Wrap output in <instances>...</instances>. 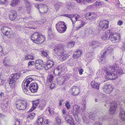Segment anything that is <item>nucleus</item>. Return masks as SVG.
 Listing matches in <instances>:
<instances>
[{
	"label": "nucleus",
	"instance_id": "c756f323",
	"mask_svg": "<svg viewBox=\"0 0 125 125\" xmlns=\"http://www.w3.org/2000/svg\"><path fill=\"white\" fill-rule=\"evenodd\" d=\"M41 7L39 8V10L40 12L42 13H46L47 11L45 10V9H46V7L45 6H46V5H45L43 4H41Z\"/></svg>",
	"mask_w": 125,
	"mask_h": 125
},
{
	"label": "nucleus",
	"instance_id": "473e14b6",
	"mask_svg": "<svg viewBox=\"0 0 125 125\" xmlns=\"http://www.w3.org/2000/svg\"><path fill=\"white\" fill-rule=\"evenodd\" d=\"M63 3L61 2H58L55 4L54 7L56 10H58L60 9L61 7L63 6Z\"/></svg>",
	"mask_w": 125,
	"mask_h": 125
},
{
	"label": "nucleus",
	"instance_id": "aec40b11",
	"mask_svg": "<svg viewBox=\"0 0 125 125\" xmlns=\"http://www.w3.org/2000/svg\"><path fill=\"white\" fill-rule=\"evenodd\" d=\"M10 59L8 57H5L3 60V63L4 65L7 67H10L11 65L10 63Z\"/></svg>",
	"mask_w": 125,
	"mask_h": 125
},
{
	"label": "nucleus",
	"instance_id": "864d4df0",
	"mask_svg": "<svg viewBox=\"0 0 125 125\" xmlns=\"http://www.w3.org/2000/svg\"><path fill=\"white\" fill-rule=\"evenodd\" d=\"M46 20L45 19H41V21H37L36 22L38 23L42 24H43L46 21Z\"/></svg>",
	"mask_w": 125,
	"mask_h": 125
},
{
	"label": "nucleus",
	"instance_id": "a211bd4d",
	"mask_svg": "<svg viewBox=\"0 0 125 125\" xmlns=\"http://www.w3.org/2000/svg\"><path fill=\"white\" fill-rule=\"evenodd\" d=\"M97 16L96 14L91 12L88 13L86 16V18L88 20H92L95 19Z\"/></svg>",
	"mask_w": 125,
	"mask_h": 125
},
{
	"label": "nucleus",
	"instance_id": "f03ea898",
	"mask_svg": "<svg viewBox=\"0 0 125 125\" xmlns=\"http://www.w3.org/2000/svg\"><path fill=\"white\" fill-rule=\"evenodd\" d=\"M19 73H16L11 74L9 77L8 81L9 85L11 88H14L16 84V81L21 75Z\"/></svg>",
	"mask_w": 125,
	"mask_h": 125
},
{
	"label": "nucleus",
	"instance_id": "4d7b16f0",
	"mask_svg": "<svg viewBox=\"0 0 125 125\" xmlns=\"http://www.w3.org/2000/svg\"><path fill=\"white\" fill-rule=\"evenodd\" d=\"M36 108L33 105H32L31 108L30 109V110H29L28 112V113H29L30 112H31L33 110H35Z\"/></svg>",
	"mask_w": 125,
	"mask_h": 125
},
{
	"label": "nucleus",
	"instance_id": "a18cd8bd",
	"mask_svg": "<svg viewBox=\"0 0 125 125\" xmlns=\"http://www.w3.org/2000/svg\"><path fill=\"white\" fill-rule=\"evenodd\" d=\"M35 115V113H32L28 115L27 117L28 118H30V119H32L34 117Z\"/></svg>",
	"mask_w": 125,
	"mask_h": 125
},
{
	"label": "nucleus",
	"instance_id": "c9c22d12",
	"mask_svg": "<svg viewBox=\"0 0 125 125\" xmlns=\"http://www.w3.org/2000/svg\"><path fill=\"white\" fill-rule=\"evenodd\" d=\"M119 116L122 120L125 121V111L120 112Z\"/></svg>",
	"mask_w": 125,
	"mask_h": 125
},
{
	"label": "nucleus",
	"instance_id": "c85d7f7f",
	"mask_svg": "<svg viewBox=\"0 0 125 125\" xmlns=\"http://www.w3.org/2000/svg\"><path fill=\"white\" fill-rule=\"evenodd\" d=\"M116 34H110L109 38H110V40L113 43H115L117 39V37L115 36Z\"/></svg>",
	"mask_w": 125,
	"mask_h": 125
},
{
	"label": "nucleus",
	"instance_id": "bb28decb",
	"mask_svg": "<svg viewBox=\"0 0 125 125\" xmlns=\"http://www.w3.org/2000/svg\"><path fill=\"white\" fill-rule=\"evenodd\" d=\"M20 0H12L10 1V5L11 6L15 7L20 2Z\"/></svg>",
	"mask_w": 125,
	"mask_h": 125
},
{
	"label": "nucleus",
	"instance_id": "6ab92c4d",
	"mask_svg": "<svg viewBox=\"0 0 125 125\" xmlns=\"http://www.w3.org/2000/svg\"><path fill=\"white\" fill-rule=\"evenodd\" d=\"M17 16V12L15 10L10 11L9 13V17L10 19L11 20H15Z\"/></svg>",
	"mask_w": 125,
	"mask_h": 125
},
{
	"label": "nucleus",
	"instance_id": "72a5a7b5",
	"mask_svg": "<svg viewBox=\"0 0 125 125\" xmlns=\"http://www.w3.org/2000/svg\"><path fill=\"white\" fill-rule=\"evenodd\" d=\"M82 104L83 106L81 108V109L83 112H84L85 111L86 108V102L85 100H83Z\"/></svg>",
	"mask_w": 125,
	"mask_h": 125
},
{
	"label": "nucleus",
	"instance_id": "774afa93",
	"mask_svg": "<svg viewBox=\"0 0 125 125\" xmlns=\"http://www.w3.org/2000/svg\"><path fill=\"white\" fill-rule=\"evenodd\" d=\"M20 121L18 120H17L15 122V124L14 125H20Z\"/></svg>",
	"mask_w": 125,
	"mask_h": 125
},
{
	"label": "nucleus",
	"instance_id": "bf43d9fd",
	"mask_svg": "<svg viewBox=\"0 0 125 125\" xmlns=\"http://www.w3.org/2000/svg\"><path fill=\"white\" fill-rule=\"evenodd\" d=\"M45 107V106L40 104L39 105V107L40 110H42Z\"/></svg>",
	"mask_w": 125,
	"mask_h": 125
},
{
	"label": "nucleus",
	"instance_id": "09e8293b",
	"mask_svg": "<svg viewBox=\"0 0 125 125\" xmlns=\"http://www.w3.org/2000/svg\"><path fill=\"white\" fill-rule=\"evenodd\" d=\"M107 37V35L105 34L104 36L102 37L101 38L103 40H106L109 39V38Z\"/></svg>",
	"mask_w": 125,
	"mask_h": 125
},
{
	"label": "nucleus",
	"instance_id": "c03bdc74",
	"mask_svg": "<svg viewBox=\"0 0 125 125\" xmlns=\"http://www.w3.org/2000/svg\"><path fill=\"white\" fill-rule=\"evenodd\" d=\"M26 8L30 7L31 6V4L29 1L27 0H23Z\"/></svg>",
	"mask_w": 125,
	"mask_h": 125
},
{
	"label": "nucleus",
	"instance_id": "9b49d317",
	"mask_svg": "<svg viewBox=\"0 0 125 125\" xmlns=\"http://www.w3.org/2000/svg\"><path fill=\"white\" fill-rule=\"evenodd\" d=\"M111 49L109 46H107L104 48V51L103 52V54L100 58V60L101 61H104L106 59V56L110 53L111 51Z\"/></svg>",
	"mask_w": 125,
	"mask_h": 125
},
{
	"label": "nucleus",
	"instance_id": "ddd939ff",
	"mask_svg": "<svg viewBox=\"0 0 125 125\" xmlns=\"http://www.w3.org/2000/svg\"><path fill=\"white\" fill-rule=\"evenodd\" d=\"M110 106L109 109L110 113L111 114L114 115L115 113V110L117 106L116 104L115 101L110 102Z\"/></svg>",
	"mask_w": 125,
	"mask_h": 125
},
{
	"label": "nucleus",
	"instance_id": "3c124183",
	"mask_svg": "<svg viewBox=\"0 0 125 125\" xmlns=\"http://www.w3.org/2000/svg\"><path fill=\"white\" fill-rule=\"evenodd\" d=\"M116 71L115 72L116 74H117L119 75L122 74L123 73L122 70L121 69L118 70L117 72Z\"/></svg>",
	"mask_w": 125,
	"mask_h": 125
},
{
	"label": "nucleus",
	"instance_id": "052dcab7",
	"mask_svg": "<svg viewBox=\"0 0 125 125\" xmlns=\"http://www.w3.org/2000/svg\"><path fill=\"white\" fill-rule=\"evenodd\" d=\"M86 23V22L83 21L81 22V24L80 25H81V27H82L84 26Z\"/></svg>",
	"mask_w": 125,
	"mask_h": 125
},
{
	"label": "nucleus",
	"instance_id": "e433bc0d",
	"mask_svg": "<svg viewBox=\"0 0 125 125\" xmlns=\"http://www.w3.org/2000/svg\"><path fill=\"white\" fill-rule=\"evenodd\" d=\"M73 114L75 117L76 121L80 123L81 122V119L78 116V115L77 113H73Z\"/></svg>",
	"mask_w": 125,
	"mask_h": 125
},
{
	"label": "nucleus",
	"instance_id": "6e6552de",
	"mask_svg": "<svg viewBox=\"0 0 125 125\" xmlns=\"http://www.w3.org/2000/svg\"><path fill=\"white\" fill-rule=\"evenodd\" d=\"M56 28L58 31L61 33L64 32L67 29V27L63 21L58 22L56 24Z\"/></svg>",
	"mask_w": 125,
	"mask_h": 125
},
{
	"label": "nucleus",
	"instance_id": "4468645a",
	"mask_svg": "<svg viewBox=\"0 0 125 125\" xmlns=\"http://www.w3.org/2000/svg\"><path fill=\"white\" fill-rule=\"evenodd\" d=\"M44 66V62L42 60L39 59L35 61V66L36 69H42L43 67Z\"/></svg>",
	"mask_w": 125,
	"mask_h": 125
},
{
	"label": "nucleus",
	"instance_id": "37998d69",
	"mask_svg": "<svg viewBox=\"0 0 125 125\" xmlns=\"http://www.w3.org/2000/svg\"><path fill=\"white\" fill-rule=\"evenodd\" d=\"M58 68H57V67L53 71L54 73L56 76L58 75L60 76L61 74L60 72L58 71L59 69Z\"/></svg>",
	"mask_w": 125,
	"mask_h": 125
},
{
	"label": "nucleus",
	"instance_id": "338daca9",
	"mask_svg": "<svg viewBox=\"0 0 125 125\" xmlns=\"http://www.w3.org/2000/svg\"><path fill=\"white\" fill-rule=\"evenodd\" d=\"M44 123L46 124H49L50 123V120L48 119H46L44 121Z\"/></svg>",
	"mask_w": 125,
	"mask_h": 125
},
{
	"label": "nucleus",
	"instance_id": "f3484780",
	"mask_svg": "<svg viewBox=\"0 0 125 125\" xmlns=\"http://www.w3.org/2000/svg\"><path fill=\"white\" fill-rule=\"evenodd\" d=\"M104 91L107 94L111 93L113 89V88L111 85L105 84L104 87Z\"/></svg>",
	"mask_w": 125,
	"mask_h": 125
},
{
	"label": "nucleus",
	"instance_id": "393cba45",
	"mask_svg": "<svg viewBox=\"0 0 125 125\" xmlns=\"http://www.w3.org/2000/svg\"><path fill=\"white\" fill-rule=\"evenodd\" d=\"M105 5V3L103 1L98 0L96 1L94 3V5L96 7H101Z\"/></svg>",
	"mask_w": 125,
	"mask_h": 125
},
{
	"label": "nucleus",
	"instance_id": "8fccbe9b",
	"mask_svg": "<svg viewBox=\"0 0 125 125\" xmlns=\"http://www.w3.org/2000/svg\"><path fill=\"white\" fill-rule=\"evenodd\" d=\"M76 1L77 2L80 3L81 4H85V2L84 0H74Z\"/></svg>",
	"mask_w": 125,
	"mask_h": 125
},
{
	"label": "nucleus",
	"instance_id": "f257e3e1",
	"mask_svg": "<svg viewBox=\"0 0 125 125\" xmlns=\"http://www.w3.org/2000/svg\"><path fill=\"white\" fill-rule=\"evenodd\" d=\"M31 39L34 43L36 44L42 43L45 40V37L38 33H35L31 36Z\"/></svg>",
	"mask_w": 125,
	"mask_h": 125
},
{
	"label": "nucleus",
	"instance_id": "20e7f679",
	"mask_svg": "<svg viewBox=\"0 0 125 125\" xmlns=\"http://www.w3.org/2000/svg\"><path fill=\"white\" fill-rule=\"evenodd\" d=\"M16 105L18 109L24 110L28 109L29 107L30 104L27 101L22 100L19 101L16 104Z\"/></svg>",
	"mask_w": 125,
	"mask_h": 125
},
{
	"label": "nucleus",
	"instance_id": "a19ab883",
	"mask_svg": "<svg viewBox=\"0 0 125 125\" xmlns=\"http://www.w3.org/2000/svg\"><path fill=\"white\" fill-rule=\"evenodd\" d=\"M75 42L73 41H72L67 44L66 47L69 48H71L73 47L74 45Z\"/></svg>",
	"mask_w": 125,
	"mask_h": 125
},
{
	"label": "nucleus",
	"instance_id": "39448f33",
	"mask_svg": "<svg viewBox=\"0 0 125 125\" xmlns=\"http://www.w3.org/2000/svg\"><path fill=\"white\" fill-rule=\"evenodd\" d=\"M62 116L68 123L71 125H75L72 116L69 115L65 109H63L62 110Z\"/></svg>",
	"mask_w": 125,
	"mask_h": 125
},
{
	"label": "nucleus",
	"instance_id": "7c9ffc66",
	"mask_svg": "<svg viewBox=\"0 0 125 125\" xmlns=\"http://www.w3.org/2000/svg\"><path fill=\"white\" fill-rule=\"evenodd\" d=\"M35 65V62L33 61H30L28 63V66L27 67L29 68L30 69L28 71H30L33 70V68H32V66Z\"/></svg>",
	"mask_w": 125,
	"mask_h": 125
},
{
	"label": "nucleus",
	"instance_id": "a878e982",
	"mask_svg": "<svg viewBox=\"0 0 125 125\" xmlns=\"http://www.w3.org/2000/svg\"><path fill=\"white\" fill-rule=\"evenodd\" d=\"M75 112L81 114V113H80V107L77 105H74L73 107V113Z\"/></svg>",
	"mask_w": 125,
	"mask_h": 125
},
{
	"label": "nucleus",
	"instance_id": "7ed1b4c3",
	"mask_svg": "<svg viewBox=\"0 0 125 125\" xmlns=\"http://www.w3.org/2000/svg\"><path fill=\"white\" fill-rule=\"evenodd\" d=\"M54 52L58 55L61 56V57L62 60H65L67 58L68 54L64 53V46L62 44L56 46L53 49Z\"/></svg>",
	"mask_w": 125,
	"mask_h": 125
},
{
	"label": "nucleus",
	"instance_id": "1a4fd4ad",
	"mask_svg": "<svg viewBox=\"0 0 125 125\" xmlns=\"http://www.w3.org/2000/svg\"><path fill=\"white\" fill-rule=\"evenodd\" d=\"M64 16L67 17L71 19L73 26H74L75 23L77 21H79L80 20L79 19L80 18V16L77 14L75 15L66 14H64Z\"/></svg>",
	"mask_w": 125,
	"mask_h": 125
},
{
	"label": "nucleus",
	"instance_id": "f704fd0d",
	"mask_svg": "<svg viewBox=\"0 0 125 125\" xmlns=\"http://www.w3.org/2000/svg\"><path fill=\"white\" fill-rule=\"evenodd\" d=\"M93 55V53L92 52L88 53L86 55L87 58L86 60L90 62L92 61V58L91 57Z\"/></svg>",
	"mask_w": 125,
	"mask_h": 125
},
{
	"label": "nucleus",
	"instance_id": "9d476101",
	"mask_svg": "<svg viewBox=\"0 0 125 125\" xmlns=\"http://www.w3.org/2000/svg\"><path fill=\"white\" fill-rule=\"evenodd\" d=\"M1 32L9 38H10L13 36L12 33L10 29L7 27H3L1 29Z\"/></svg>",
	"mask_w": 125,
	"mask_h": 125
},
{
	"label": "nucleus",
	"instance_id": "4be33fe9",
	"mask_svg": "<svg viewBox=\"0 0 125 125\" xmlns=\"http://www.w3.org/2000/svg\"><path fill=\"white\" fill-rule=\"evenodd\" d=\"M117 70L115 71V72L112 73L110 74L107 77L108 79L111 80H115L118 77V75L116 74V71Z\"/></svg>",
	"mask_w": 125,
	"mask_h": 125
},
{
	"label": "nucleus",
	"instance_id": "de8ad7c7",
	"mask_svg": "<svg viewBox=\"0 0 125 125\" xmlns=\"http://www.w3.org/2000/svg\"><path fill=\"white\" fill-rule=\"evenodd\" d=\"M65 106L67 107L68 109H70L71 105L68 101H66L65 102Z\"/></svg>",
	"mask_w": 125,
	"mask_h": 125
},
{
	"label": "nucleus",
	"instance_id": "2eb2a0df",
	"mask_svg": "<svg viewBox=\"0 0 125 125\" xmlns=\"http://www.w3.org/2000/svg\"><path fill=\"white\" fill-rule=\"evenodd\" d=\"M71 93L72 95L75 96H77L80 93V89L77 86H73L71 88Z\"/></svg>",
	"mask_w": 125,
	"mask_h": 125
},
{
	"label": "nucleus",
	"instance_id": "49530a36",
	"mask_svg": "<svg viewBox=\"0 0 125 125\" xmlns=\"http://www.w3.org/2000/svg\"><path fill=\"white\" fill-rule=\"evenodd\" d=\"M39 99H38L36 100H35L33 101V103L32 105L35 107L38 105L39 104Z\"/></svg>",
	"mask_w": 125,
	"mask_h": 125
},
{
	"label": "nucleus",
	"instance_id": "2f4dec72",
	"mask_svg": "<svg viewBox=\"0 0 125 125\" xmlns=\"http://www.w3.org/2000/svg\"><path fill=\"white\" fill-rule=\"evenodd\" d=\"M92 32L91 30L88 29H85L84 31V36H82V38L83 39L85 38V37L87 36L88 35H90Z\"/></svg>",
	"mask_w": 125,
	"mask_h": 125
},
{
	"label": "nucleus",
	"instance_id": "e2e57ef3",
	"mask_svg": "<svg viewBox=\"0 0 125 125\" xmlns=\"http://www.w3.org/2000/svg\"><path fill=\"white\" fill-rule=\"evenodd\" d=\"M40 104L42 105L45 106L46 104V103L45 100H43L42 101L41 103Z\"/></svg>",
	"mask_w": 125,
	"mask_h": 125
},
{
	"label": "nucleus",
	"instance_id": "6e6d98bb",
	"mask_svg": "<svg viewBox=\"0 0 125 125\" xmlns=\"http://www.w3.org/2000/svg\"><path fill=\"white\" fill-rule=\"evenodd\" d=\"M27 8V13L29 14H30L31 13V8L30 7L29 8Z\"/></svg>",
	"mask_w": 125,
	"mask_h": 125
},
{
	"label": "nucleus",
	"instance_id": "79ce46f5",
	"mask_svg": "<svg viewBox=\"0 0 125 125\" xmlns=\"http://www.w3.org/2000/svg\"><path fill=\"white\" fill-rule=\"evenodd\" d=\"M41 55L42 56L44 57H47L48 58L49 57L48 56L47 52L44 51L42 52Z\"/></svg>",
	"mask_w": 125,
	"mask_h": 125
},
{
	"label": "nucleus",
	"instance_id": "603ef678",
	"mask_svg": "<svg viewBox=\"0 0 125 125\" xmlns=\"http://www.w3.org/2000/svg\"><path fill=\"white\" fill-rule=\"evenodd\" d=\"M96 115L95 114H92L89 115V118L93 120H94L96 117Z\"/></svg>",
	"mask_w": 125,
	"mask_h": 125
},
{
	"label": "nucleus",
	"instance_id": "69168bd1",
	"mask_svg": "<svg viewBox=\"0 0 125 125\" xmlns=\"http://www.w3.org/2000/svg\"><path fill=\"white\" fill-rule=\"evenodd\" d=\"M9 101V99L8 98L6 99L5 100H4L3 103L4 104H8V101Z\"/></svg>",
	"mask_w": 125,
	"mask_h": 125
},
{
	"label": "nucleus",
	"instance_id": "f8f14e48",
	"mask_svg": "<svg viewBox=\"0 0 125 125\" xmlns=\"http://www.w3.org/2000/svg\"><path fill=\"white\" fill-rule=\"evenodd\" d=\"M109 24V22L107 20L101 21L99 22L100 27L104 30L108 28Z\"/></svg>",
	"mask_w": 125,
	"mask_h": 125
},
{
	"label": "nucleus",
	"instance_id": "4c0bfd02",
	"mask_svg": "<svg viewBox=\"0 0 125 125\" xmlns=\"http://www.w3.org/2000/svg\"><path fill=\"white\" fill-rule=\"evenodd\" d=\"M54 77L52 75H49L47 76V81L48 82H51L53 79Z\"/></svg>",
	"mask_w": 125,
	"mask_h": 125
},
{
	"label": "nucleus",
	"instance_id": "0e129e2a",
	"mask_svg": "<svg viewBox=\"0 0 125 125\" xmlns=\"http://www.w3.org/2000/svg\"><path fill=\"white\" fill-rule=\"evenodd\" d=\"M35 6L36 8H37L39 10V8L41 7V4H36L35 5Z\"/></svg>",
	"mask_w": 125,
	"mask_h": 125
},
{
	"label": "nucleus",
	"instance_id": "ea45409f",
	"mask_svg": "<svg viewBox=\"0 0 125 125\" xmlns=\"http://www.w3.org/2000/svg\"><path fill=\"white\" fill-rule=\"evenodd\" d=\"M25 59L26 60L34 59V57L31 54L27 55L25 56Z\"/></svg>",
	"mask_w": 125,
	"mask_h": 125
},
{
	"label": "nucleus",
	"instance_id": "cd10ccee",
	"mask_svg": "<svg viewBox=\"0 0 125 125\" xmlns=\"http://www.w3.org/2000/svg\"><path fill=\"white\" fill-rule=\"evenodd\" d=\"M91 86L92 87L94 88H95L97 89H99V87L100 84H98L97 83L94 81H93L91 82Z\"/></svg>",
	"mask_w": 125,
	"mask_h": 125
},
{
	"label": "nucleus",
	"instance_id": "680f3d73",
	"mask_svg": "<svg viewBox=\"0 0 125 125\" xmlns=\"http://www.w3.org/2000/svg\"><path fill=\"white\" fill-rule=\"evenodd\" d=\"M55 87V84L53 83H51L50 86V89L52 90Z\"/></svg>",
	"mask_w": 125,
	"mask_h": 125
},
{
	"label": "nucleus",
	"instance_id": "5fc2aeb1",
	"mask_svg": "<svg viewBox=\"0 0 125 125\" xmlns=\"http://www.w3.org/2000/svg\"><path fill=\"white\" fill-rule=\"evenodd\" d=\"M83 118L84 123L87 124L89 123V120L87 118L84 117Z\"/></svg>",
	"mask_w": 125,
	"mask_h": 125
},
{
	"label": "nucleus",
	"instance_id": "5701e85b",
	"mask_svg": "<svg viewBox=\"0 0 125 125\" xmlns=\"http://www.w3.org/2000/svg\"><path fill=\"white\" fill-rule=\"evenodd\" d=\"M99 44L100 43L99 42L94 41L91 43L90 45L93 49H95L98 48Z\"/></svg>",
	"mask_w": 125,
	"mask_h": 125
},
{
	"label": "nucleus",
	"instance_id": "58836bf2",
	"mask_svg": "<svg viewBox=\"0 0 125 125\" xmlns=\"http://www.w3.org/2000/svg\"><path fill=\"white\" fill-rule=\"evenodd\" d=\"M43 118L42 116H40L38 117L37 122L39 124L42 125L43 124Z\"/></svg>",
	"mask_w": 125,
	"mask_h": 125
},
{
	"label": "nucleus",
	"instance_id": "0eeeda50",
	"mask_svg": "<svg viewBox=\"0 0 125 125\" xmlns=\"http://www.w3.org/2000/svg\"><path fill=\"white\" fill-rule=\"evenodd\" d=\"M119 66L118 65L115 64L111 65L105 68L104 70V72L107 75V77L112 73L115 72L116 70L118 68Z\"/></svg>",
	"mask_w": 125,
	"mask_h": 125
},
{
	"label": "nucleus",
	"instance_id": "423d86ee",
	"mask_svg": "<svg viewBox=\"0 0 125 125\" xmlns=\"http://www.w3.org/2000/svg\"><path fill=\"white\" fill-rule=\"evenodd\" d=\"M33 80L32 78L29 77L25 81L24 80L22 83V86L23 91L26 94H28L29 93L27 89L28 85Z\"/></svg>",
	"mask_w": 125,
	"mask_h": 125
},
{
	"label": "nucleus",
	"instance_id": "13d9d810",
	"mask_svg": "<svg viewBox=\"0 0 125 125\" xmlns=\"http://www.w3.org/2000/svg\"><path fill=\"white\" fill-rule=\"evenodd\" d=\"M78 72L79 74L80 75H81L83 73V70L82 68H81L78 70Z\"/></svg>",
	"mask_w": 125,
	"mask_h": 125
},
{
	"label": "nucleus",
	"instance_id": "dca6fc26",
	"mask_svg": "<svg viewBox=\"0 0 125 125\" xmlns=\"http://www.w3.org/2000/svg\"><path fill=\"white\" fill-rule=\"evenodd\" d=\"M29 89L32 93H35L37 91L39 87L36 83H31Z\"/></svg>",
	"mask_w": 125,
	"mask_h": 125
},
{
	"label": "nucleus",
	"instance_id": "412c9836",
	"mask_svg": "<svg viewBox=\"0 0 125 125\" xmlns=\"http://www.w3.org/2000/svg\"><path fill=\"white\" fill-rule=\"evenodd\" d=\"M82 53L80 50H76L74 53L73 57L74 59H78L80 57Z\"/></svg>",
	"mask_w": 125,
	"mask_h": 125
},
{
	"label": "nucleus",
	"instance_id": "b1692460",
	"mask_svg": "<svg viewBox=\"0 0 125 125\" xmlns=\"http://www.w3.org/2000/svg\"><path fill=\"white\" fill-rule=\"evenodd\" d=\"M54 65V63L53 62L50 61L46 64L44 67V68L46 70H48L51 68Z\"/></svg>",
	"mask_w": 125,
	"mask_h": 125
}]
</instances>
